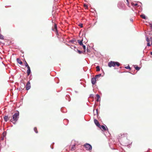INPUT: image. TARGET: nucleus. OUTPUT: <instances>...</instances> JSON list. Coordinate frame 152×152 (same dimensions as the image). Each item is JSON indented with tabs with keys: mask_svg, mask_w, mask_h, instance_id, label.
<instances>
[{
	"mask_svg": "<svg viewBox=\"0 0 152 152\" xmlns=\"http://www.w3.org/2000/svg\"><path fill=\"white\" fill-rule=\"evenodd\" d=\"M19 118V113L17 112L15 113L12 116V118L11 119L10 121L14 124H15L16 122L18 121Z\"/></svg>",
	"mask_w": 152,
	"mask_h": 152,
	"instance_id": "obj_1",
	"label": "nucleus"
},
{
	"mask_svg": "<svg viewBox=\"0 0 152 152\" xmlns=\"http://www.w3.org/2000/svg\"><path fill=\"white\" fill-rule=\"evenodd\" d=\"M120 65V63L118 62H114L111 61L109 62L108 63V66L109 67H111L112 66L114 67L115 66H119Z\"/></svg>",
	"mask_w": 152,
	"mask_h": 152,
	"instance_id": "obj_2",
	"label": "nucleus"
},
{
	"mask_svg": "<svg viewBox=\"0 0 152 152\" xmlns=\"http://www.w3.org/2000/svg\"><path fill=\"white\" fill-rule=\"evenodd\" d=\"M84 146L86 148V150H91L92 149V147L91 145L88 144H86L84 145Z\"/></svg>",
	"mask_w": 152,
	"mask_h": 152,
	"instance_id": "obj_3",
	"label": "nucleus"
},
{
	"mask_svg": "<svg viewBox=\"0 0 152 152\" xmlns=\"http://www.w3.org/2000/svg\"><path fill=\"white\" fill-rule=\"evenodd\" d=\"M53 31L56 32V35L58 34V31L57 30V25L55 23L54 25V27L52 28Z\"/></svg>",
	"mask_w": 152,
	"mask_h": 152,
	"instance_id": "obj_4",
	"label": "nucleus"
},
{
	"mask_svg": "<svg viewBox=\"0 0 152 152\" xmlns=\"http://www.w3.org/2000/svg\"><path fill=\"white\" fill-rule=\"evenodd\" d=\"M26 90H28L31 88L30 83L29 81H28L27 83L26 86Z\"/></svg>",
	"mask_w": 152,
	"mask_h": 152,
	"instance_id": "obj_5",
	"label": "nucleus"
},
{
	"mask_svg": "<svg viewBox=\"0 0 152 152\" xmlns=\"http://www.w3.org/2000/svg\"><path fill=\"white\" fill-rule=\"evenodd\" d=\"M146 40L147 42V45L148 46H151V45L150 44V41H151L150 38L149 39L148 37H147L146 39Z\"/></svg>",
	"mask_w": 152,
	"mask_h": 152,
	"instance_id": "obj_6",
	"label": "nucleus"
},
{
	"mask_svg": "<svg viewBox=\"0 0 152 152\" xmlns=\"http://www.w3.org/2000/svg\"><path fill=\"white\" fill-rule=\"evenodd\" d=\"M96 78L95 77L92 78H91V83L92 84L94 85L95 84L96 81Z\"/></svg>",
	"mask_w": 152,
	"mask_h": 152,
	"instance_id": "obj_7",
	"label": "nucleus"
},
{
	"mask_svg": "<svg viewBox=\"0 0 152 152\" xmlns=\"http://www.w3.org/2000/svg\"><path fill=\"white\" fill-rule=\"evenodd\" d=\"M28 70L27 71V75L29 76L31 73V71L30 70V67L29 66L27 67Z\"/></svg>",
	"mask_w": 152,
	"mask_h": 152,
	"instance_id": "obj_8",
	"label": "nucleus"
},
{
	"mask_svg": "<svg viewBox=\"0 0 152 152\" xmlns=\"http://www.w3.org/2000/svg\"><path fill=\"white\" fill-rule=\"evenodd\" d=\"M99 127L101 129L102 128L103 130L104 131H106V128L107 129V126H105L100 125V126H99Z\"/></svg>",
	"mask_w": 152,
	"mask_h": 152,
	"instance_id": "obj_9",
	"label": "nucleus"
},
{
	"mask_svg": "<svg viewBox=\"0 0 152 152\" xmlns=\"http://www.w3.org/2000/svg\"><path fill=\"white\" fill-rule=\"evenodd\" d=\"M94 122L95 124L98 126L99 127V126H100L99 122L96 119H94Z\"/></svg>",
	"mask_w": 152,
	"mask_h": 152,
	"instance_id": "obj_10",
	"label": "nucleus"
},
{
	"mask_svg": "<svg viewBox=\"0 0 152 152\" xmlns=\"http://www.w3.org/2000/svg\"><path fill=\"white\" fill-rule=\"evenodd\" d=\"M119 137H120L121 138H123L124 137H127V134H120L119 135Z\"/></svg>",
	"mask_w": 152,
	"mask_h": 152,
	"instance_id": "obj_11",
	"label": "nucleus"
},
{
	"mask_svg": "<svg viewBox=\"0 0 152 152\" xmlns=\"http://www.w3.org/2000/svg\"><path fill=\"white\" fill-rule=\"evenodd\" d=\"M78 42L79 43L80 45L81 46H83V40H77Z\"/></svg>",
	"mask_w": 152,
	"mask_h": 152,
	"instance_id": "obj_12",
	"label": "nucleus"
},
{
	"mask_svg": "<svg viewBox=\"0 0 152 152\" xmlns=\"http://www.w3.org/2000/svg\"><path fill=\"white\" fill-rule=\"evenodd\" d=\"M4 119L5 122H7L9 120V118L7 116L5 115L4 117Z\"/></svg>",
	"mask_w": 152,
	"mask_h": 152,
	"instance_id": "obj_13",
	"label": "nucleus"
},
{
	"mask_svg": "<svg viewBox=\"0 0 152 152\" xmlns=\"http://www.w3.org/2000/svg\"><path fill=\"white\" fill-rule=\"evenodd\" d=\"M17 62L20 64H22L23 63L22 61L19 58H17L16 59Z\"/></svg>",
	"mask_w": 152,
	"mask_h": 152,
	"instance_id": "obj_14",
	"label": "nucleus"
},
{
	"mask_svg": "<svg viewBox=\"0 0 152 152\" xmlns=\"http://www.w3.org/2000/svg\"><path fill=\"white\" fill-rule=\"evenodd\" d=\"M75 145H74L72 146L71 147V150L72 151H74L75 150Z\"/></svg>",
	"mask_w": 152,
	"mask_h": 152,
	"instance_id": "obj_15",
	"label": "nucleus"
},
{
	"mask_svg": "<svg viewBox=\"0 0 152 152\" xmlns=\"http://www.w3.org/2000/svg\"><path fill=\"white\" fill-rule=\"evenodd\" d=\"M96 96L97 98V99L96 100L97 102H99V101L100 99V96L99 95L97 94L96 95Z\"/></svg>",
	"mask_w": 152,
	"mask_h": 152,
	"instance_id": "obj_16",
	"label": "nucleus"
},
{
	"mask_svg": "<svg viewBox=\"0 0 152 152\" xmlns=\"http://www.w3.org/2000/svg\"><path fill=\"white\" fill-rule=\"evenodd\" d=\"M134 67L135 68V69L138 71L140 69V67L136 66L135 65L134 66Z\"/></svg>",
	"mask_w": 152,
	"mask_h": 152,
	"instance_id": "obj_17",
	"label": "nucleus"
},
{
	"mask_svg": "<svg viewBox=\"0 0 152 152\" xmlns=\"http://www.w3.org/2000/svg\"><path fill=\"white\" fill-rule=\"evenodd\" d=\"M140 16L142 18L144 19H146V17L145 16V15H144V14H142V15H140Z\"/></svg>",
	"mask_w": 152,
	"mask_h": 152,
	"instance_id": "obj_18",
	"label": "nucleus"
},
{
	"mask_svg": "<svg viewBox=\"0 0 152 152\" xmlns=\"http://www.w3.org/2000/svg\"><path fill=\"white\" fill-rule=\"evenodd\" d=\"M96 71L98 72V71H100V67H99V66H96Z\"/></svg>",
	"mask_w": 152,
	"mask_h": 152,
	"instance_id": "obj_19",
	"label": "nucleus"
},
{
	"mask_svg": "<svg viewBox=\"0 0 152 152\" xmlns=\"http://www.w3.org/2000/svg\"><path fill=\"white\" fill-rule=\"evenodd\" d=\"M34 130L36 133H38V132L36 127H35L34 128Z\"/></svg>",
	"mask_w": 152,
	"mask_h": 152,
	"instance_id": "obj_20",
	"label": "nucleus"
},
{
	"mask_svg": "<svg viewBox=\"0 0 152 152\" xmlns=\"http://www.w3.org/2000/svg\"><path fill=\"white\" fill-rule=\"evenodd\" d=\"M101 76V74H99V75H96L95 77L97 78L98 77H100Z\"/></svg>",
	"mask_w": 152,
	"mask_h": 152,
	"instance_id": "obj_21",
	"label": "nucleus"
},
{
	"mask_svg": "<svg viewBox=\"0 0 152 152\" xmlns=\"http://www.w3.org/2000/svg\"><path fill=\"white\" fill-rule=\"evenodd\" d=\"M131 4L132 6H137L138 5L137 3L134 4L133 3H132Z\"/></svg>",
	"mask_w": 152,
	"mask_h": 152,
	"instance_id": "obj_22",
	"label": "nucleus"
},
{
	"mask_svg": "<svg viewBox=\"0 0 152 152\" xmlns=\"http://www.w3.org/2000/svg\"><path fill=\"white\" fill-rule=\"evenodd\" d=\"M4 38V36L0 34V39H3Z\"/></svg>",
	"mask_w": 152,
	"mask_h": 152,
	"instance_id": "obj_23",
	"label": "nucleus"
},
{
	"mask_svg": "<svg viewBox=\"0 0 152 152\" xmlns=\"http://www.w3.org/2000/svg\"><path fill=\"white\" fill-rule=\"evenodd\" d=\"M6 135V132H4L2 133V136L5 137V136Z\"/></svg>",
	"mask_w": 152,
	"mask_h": 152,
	"instance_id": "obj_24",
	"label": "nucleus"
},
{
	"mask_svg": "<svg viewBox=\"0 0 152 152\" xmlns=\"http://www.w3.org/2000/svg\"><path fill=\"white\" fill-rule=\"evenodd\" d=\"M25 66L26 67H27L28 66H29L28 64H27V62H26V61H25Z\"/></svg>",
	"mask_w": 152,
	"mask_h": 152,
	"instance_id": "obj_25",
	"label": "nucleus"
},
{
	"mask_svg": "<svg viewBox=\"0 0 152 152\" xmlns=\"http://www.w3.org/2000/svg\"><path fill=\"white\" fill-rule=\"evenodd\" d=\"M125 68L126 69H131V68H130V66H126L125 67Z\"/></svg>",
	"mask_w": 152,
	"mask_h": 152,
	"instance_id": "obj_26",
	"label": "nucleus"
},
{
	"mask_svg": "<svg viewBox=\"0 0 152 152\" xmlns=\"http://www.w3.org/2000/svg\"><path fill=\"white\" fill-rule=\"evenodd\" d=\"M83 48L84 49V50H86V46L84 45H83V46H82Z\"/></svg>",
	"mask_w": 152,
	"mask_h": 152,
	"instance_id": "obj_27",
	"label": "nucleus"
},
{
	"mask_svg": "<svg viewBox=\"0 0 152 152\" xmlns=\"http://www.w3.org/2000/svg\"><path fill=\"white\" fill-rule=\"evenodd\" d=\"M4 137L1 136V140H4Z\"/></svg>",
	"mask_w": 152,
	"mask_h": 152,
	"instance_id": "obj_28",
	"label": "nucleus"
},
{
	"mask_svg": "<svg viewBox=\"0 0 152 152\" xmlns=\"http://www.w3.org/2000/svg\"><path fill=\"white\" fill-rule=\"evenodd\" d=\"M77 52H78V53L79 54H81L82 53V51H81L79 50H77Z\"/></svg>",
	"mask_w": 152,
	"mask_h": 152,
	"instance_id": "obj_29",
	"label": "nucleus"
},
{
	"mask_svg": "<svg viewBox=\"0 0 152 152\" xmlns=\"http://www.w3.org/2000/svg\"><path fill=\"white\" fill-rule=\"evenodd\" d=\"M79 26H80V27L82 28V27H83V24H81L79 25Z\"/></svg>",
	"mask_w": 152,
	"mask_h": 152,
	"instance_id": "obj_30",
	"label": "nucleus"
},
{
	"mask_svg": "<svg viewBox=\"0 0 152 152\" xmlns=\"http://www.w3.org/2000/svg\"><path fill=\"white\" fill-rule=\"evenodd\" d=\"M84 7H87V6L86 4H84Z\"/></svg>",
	"mask_w": 152,
	"mask_h": 152,
	"instance_id": "obj_31",
	"label": "nucleus"
},
{
	"mask_svg": "<svg viewBox=\"0 0 152 152\" xmlns=\"http://www.w3.org/2000/svg\"><path fill=\"white\" fill-rule=\"evenodd\" d=\"M151 26V29H152V24L150 25Z\"/></svg>",
	"mask_w": 152,
	"mask_h": 152,
	"instance_id": "obj_32",
	"label": "nucleus"
},
{
	"mask_svg": "<svg viewBox=\"0 0 152 152\" xmlns=\"http://www.w3.org/2000/svg\"><path fill=\"white\" fill-rule=\"evenodd\" d=\"M151 55H152V52H151Z\"/></svg>",
	"mask_w": 152,
	"mask_h": 152,
	"instance_id": "obj_33",
	"label": "nucleus"
},
{
	"mask_svg": "<svg viewBox=\"0 0 152 152\" xmlns=\"http://www.w3.org/2000/svg\"><path fill=\"white\" fill-rule=\"evenodd\" d=\"M126 1H127V2H129L128 0H126Z\"/></svg>",
	"mask_w": 152,
	"mask_h": 152,
	"instance_id": "obj_34",
	"label": "nucleus"
},
{
	"mask_svg": "<svg viewBox=\"0 0 152 152\" xmlns=\"http://www.w3.org/2000/svg\"><path fill=\"white\" fill-rule=\"evenodd\" d=\"M131 20V21H133V20Z\"/></svg>",
	"mask_w": 152,
	"mask_h": 152,
	"instance_id": "obj_35",
	"label": "nucleus"
},
{
	"mask_svg": "<svg viewBox=\"0 0 152 152\" xmlns=\"http://www.w3.org/2000/svg\"><path fill=\"white\" fill-rule=\"evenodd\" d=\"M131 20V21H133V20Z\"/></svg>",
	"mask_w": 152,
	"mask_h": 152,
	"instance_id": "obj_36",
	"label": "nucleus"
}]
</instances>
